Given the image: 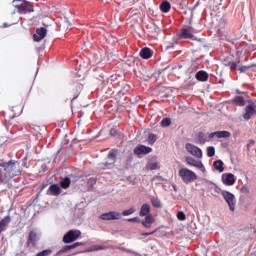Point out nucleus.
Returning <instances> with one entry per match:
<instances>
[{
    "label": "nucleus",
    "instance_id": "obj_1",
    "mask_svg": "<svg viewBox=\"0 0 256 256\" xmlns=\"http://www.w3.org/2000/svg\"><path fill=\"white\" fill-rule=\"evenodd\" d=\"M0 182L7 181V179H13V177H19L21 175V163L19 161L10 160L8 162L0 163Z\"/></svg>",
    "mask_w": 256,
    "mask_h": 256
},
{
    "label": "nucleus",
    "instance_id": "obj_2",
    "mask_svg": "<svg viewBox=\"0 0 256 256\" xmlns=\"http://www.w3.org/2000/svg\"><path fill=\"white\" fill-rule=\"evenodd\" d=\"M14 7L20 15H27L35 11L33 4L27 0H13Z\"/></svg>",
    "mask_w": 256,
    "mask_h": 256
},
{
    "label": "nucleus",
    "instance_id": "obj_3",
    "mask_svg": "<svg viewBox=\"0 0 256 256\" xmlns=\"http://www.w3.org/2000/svg\"><path fill=\"white\" fill-rule=\"evenodd\" d=\"M178 175L186 185H188V183H193V181H197V174L188 168H181Z\"/></svg>",
    "mask_w": 256,
    "mask_h": 256
},
{
    "label": "nucleus",
    "instance_id": "obj_4",
    "mask_svg": "<svg viewBox=\"0 0 256 256\" xmlns=\"http://www.w3.org/2000/svg\"><path fill=\"white\" fill-rule=\"evenodd\" d=\"M81 237V230H69L64 236H63V243L66 245H69V243H73L77 241Z\"/></svg>",
    "mask_w": 256,
    "mask_h": 256
},
{
    "label": "nucleus",
    "instance_id": "obj_5",
    "mask_svg": "<svg viewBox=\"0 0 256 256\" xmlns=\"http://www.w3.org/2000/svg\"><path fill=\"white\" fill-rule=\"evenodd\" d=\"M41 239V236L39 235V232L37 230H32L28 234V238L26 241V247H37V243H39V240Z\"/></svg>",
    "mask_w": 256,
    "mask_h": 256
},
{
    "label": "nucleus",
    "instance_id": "obj_6",
    "mask_svg": "<svg viewBox=\"0 0 256 256\" xmlns=\"http://www.w3.org/2000/svg\"><path fill=\"white\" fill-rule=\"evenodd\" d=\"M223 199L226 201L230 211H235V205H237V199L235 195L229 191L223 192Z\"/></svg>",
    "mask_w": 256,
    "mask_h": 256
},
{
    "label": "nucleus",
    "instance_id": "obj_7",
    "mask_svg": "<svg viewBox=\"0 0 256 256\" xmlns=\"http://www.w3.org/2000/svg\"><path fill=\"white\" fill-rule=\"evenodd\" d=\"M186 150L188 151V153H190V155L197 157V159H203V151L201 150V148L191 143H187Z\"/></svg>",
    "mask_w": 256,
    "mask_h": 256
},
{
    "label": "nucleus",
    "instance_id": "obj_8",
    "mask_svg": "<svg viewBox=\"0 0 256 256\" xmlns=\"http://www.w3.org/2000/svg\"><path fill=\"white\" fill-rule=\"evenodd\" d=\"M176 39L177 41H179V39H192V41H197V37H195V35H193L187 28L180 29L176 34Z\"/></svg>",
    "mask_w": 256,
    "mask_h": 256
},
{
    "label": "nucleus",
    "instance_id": "obj_9",
    "mask_svg": "<svg viewBox=\"0 0 256 256\" xmlns=\"http://www.w3.org/2000/svg\"><path fill=\"white\" fill-rule=\"evenodd\" d=\"M100 219L102 221H117V219H121V213L117 211L106 212L100 216Z\"/></svg>",
    "mask_w": 256,
    "mask_h": 256
},
{
    "label": "nucleus",
    "instance_id": "obj_10",
    "mask_svg": "<svg viewBox=\"0 0 256 256\" xmlns=\"http://www.w3.org/2000/svg\"><path fill=\"white\" fill-rule=\"evenodd\" d=\"M153 151V148L149 146H145L143 144H139L134 148V155H137L138 157L141 155H149Z\"/></svg>",
    "mask_w": 256,
    "mask_h": 256
},
{
    "label": "nucleus",
    "instance_id": "obj_11",
    "mask_svg": "<svg viewBox=\"0 0 256 256\" xmlns=\"http://www.w3.org/2000/svg\"><path fill=\"white\" fill-rule=\"evenodd\" d=\"M185 161L188 165H191L192 167H196L197 169H200L203 173H205V166H203V162L199 160H195V158L191 156H187L185 158Z\"/></svg>",
    "mask_w": 256,
    "mask_h": 256
},
{
    "label": "nucleus",
    "instance_id": "obj_12",
    "mask_svg": "<svg viewBox=\"0 0 256 256\" xmlns=\"http://www.w3.org/2000/svg\"><path fill=\"white\" fill-rule=\"evenodd\" d=\"M255 116H256V105L255 103L252 102L245 108L244 119L246 121H249L251 117H255Z\"/></svg>",
    "mask_w": 256,
    "mask_h": 256
},
{
    "label": "nucleus",
    "instance_id": "obj_13",
    "mask_svg": "<svg viewBox=\"0 0 256 256\" xmlns=\"http://www.w3.org/2000/svg\"><path fill=\"white\" fill-rule=\"evenodd\" d=\"M47 36V29L46 28H38L36 29V33L33 35L34 41L39 43L42 39H45Z\"/></svg>",
    "mask_w": 256,
    "mask_h": 256
},
{
    "label": "nucleus",
    "instance_id": "obj_14",
    "mask_svg": "<svg viewBox=\"0 0 256 256\" xmlns=\"http://www.w3.org/2000/svg\"><path fill=\"white\" fill-rule=\"evenodd\" d=\"M235 175L231 174V173H225L222 174V183H224V185H235Z\"/></svg>",
    "mask_w": 256,
    "mask_h": 256
},
{
    "label": "nucleus",
    "instance_id": "obj_15",
    "mask_svg": "<svg viewBox=\"0 0 256 256\" xmlns=\"http://www.w3.org/2000/svg\"><path fill=\"white\" fill-rule=\"evenodd\" d=\"M46 194L53 197H59V195H61V187H59L57 184H52L50 185Z\"/></svg>",
    "mask_w": 256,
    "mask_h": 256
},
{
    "label": "nucleus",
    "instance_id": "obj_16",
    "mask_svg": "<svg viewBox=\"0 0 256 256\" xmlns=\"http://www.w3.org/2000/svg\"><path fill=\"white\" fill-rule=\"evenodd\" d=\"M139 55L142 59H151L153 57V50L149 47H144L140 50Z\"/></svg>",
    "mask_w": 256,
    "mask_h": 256
},
{
    "label": "nucleus",
    "instance_id": "obj_17",
    "mask_svg": "<svg viewBox=\"0 0 256 256\" xmlns=\"http://www.w3.org/2000/svg\"><path fill=\"white\" fill-rule=\"evenodd\" d=\"M197 81L205 82L209 80V74L205 70H200L196 73Z\"/></svg>",
    "mask_w": 256,
    "mask_h": 256
},
{
    "label": "nucleus",
    "instance_id": "obj_18",
    "mask_svg": "<svg viewBox=\"0 0 256 256\" xmlns=\"http://www.w3.org/2000/svg\"><path fill=\"white\" fill-rule=\"evenodd\" d=\"M151 214V205L145 203L141 206V209H140V217H145L146 215H149Z\"/></svg>",
    "mask_w": 256,
    "mask_h": 256
},
{
    "label": "nucleus",
    "instance_id": "obj_19",
    "mask_svg": "<svg viewBox=\"0 0 256 256\" xmlns=\"http://www.w3.org/2000/svg\"><path fill=\"white\" fill-rule=\"evenodd\" d=\"M8 223H11L10 216H6L0 221V233H3V231H5V228L7 227Z\"/></svg>",
    "mask_w": 256,
    "mask_h": 256
},
{
    "label": "nucleus",
    "instance_id": "obj_20",
    "mask_svg": "<svg viewBox=\"0 0 256 256\" xmlns=\"http://www.w3.org/2000/svg\"><path fill=\"white\" fill-rule=\"evenodd\" d=\"M160 11L162 13H169L171 11V3L169 1H164L160 4Z\"/></svg>",
    "mask_w": 256,
    "mask_h": 256
},
{
    "label": "nucleus",
    "instance_id": "obj_21",
    "mask_svg": "<svg viewBox=\"0 0 256 256\" xmlns=\"http://www.w3.org/2000/svg\"><path fill=\"white\" fill-rule=\"evenodd\" d=\"M216 137H217V139H227V138L231 137V133L226 130L216 131Z\"/></svg>",
    "mask_w": 256,
    "mask_h": 256
},
{
    "label": "nucleus",
    "instance_id": "obj_22",
    "mask_svg": "<svg viewBox=\"0 0 256 256\" xmlns=\"http://www.w3.org/2000/svg\"><path fill=\"white\" fill-rule=\"evenodd\" d=\"M108 159H110L112 162L109 163V165H113L117 161V151L111 150L108 154ZM108 163L105 164V167H107Z\"/></svg>",
    "mask_w": 256,
    "mask_h": 256
},
{
    "label": "nucleus",
    "instance_id": "obj_23",
    "mask_svg": "<svg viewBox=\"0 0 256 256\" xmlns=\"http://www.w3.org/2000/svg\"><path fill=\"white\" fill-rule=\"evenodd\" d=\"M223 162L221 160H216L213 163L214 169H216V171H219V173H223V171H225V167H223Z\"/></svg>",
    "mask_w": 256,
    "mask_h": 256
},
{
    "label": "nucleus",
    "instance_id": "obj_24",
    "mask_svg": "<svg viewBox=\"0 0 256 256\" xmlns=\"http://www.w3.org/2000/svg\"><path fill=\"white\" fill-rule=\"evenodd\" d=\"M70 186L71 179L69 177H65L63 180H61L60 187H62V189H69Z\"/></svg>",
    "mask_w": 256,
    "mask_h": 256
},
{
    "label": "nucleus",
    "instance_id": "obj_25",
    "mask_svg": "<svg viewBox=\"0 0 256 256\" xmlns=\"http://www.w3.org/2000/svg\"><path fill=\"white\" fill-rule=\"evenodd\" d=\"M150 201H151L153 207H155L156 209H161L162 204H161V200H159V198L152 196L150 198Z\"/></svg>",
    "mask_w": 256,
    "mask_h": 256
},
{
    "label": "nucleus",
    "instance_id": "obj_26",
    "mask_svg": "<svg viewBox=\"0 0 256 256\" xmlns=\"http://www.w3.org/2000/svg\"><path fill=\"white\" fill-rule=\"evenodd\" d=\"M233 103H235L238 107H244L245 100L243 99V96H236L233 99Z\"/></svg>",
    "mask_w": 256,
    "mask_h": 256
},
{
    "label": "nucleus",
    "instance_id": "obj_27",
    "mask_svg": "<svg viewBox=\"0 0 256 256\" xmlns=\"http://www.w3.org/2000/svg\"><path fill=\"white\" fill-rule=\"evenodd\" d=\"M197 139L201 145H205V143H207V136H205V133L203 132L198 133Z\"/></svg>",
    "mask_w": 256,
    "mask_h": 256
},
{
    "label": "nucleus",
    "instance_id": "obj_28",
    "mask_svg": "<svg viewBox=\"0 0 256 256\" xmlns=\"http://www.w3.org/2000/svg\"><path fill=\"white\" fill-rule=\"evenodd\" d=\"M87 243L85 242H75L74 244L68 245L70 251L73 249H77V247H85Z\"/></svg>",
    "mask_w": 256,
    "mask_h": 256
},
{
    "label": "nucleus",
    "instance_id": "obj_29",
    "mask_svg": "<svg viewBox=\"0 0 256 256\" xmlns=\"http://www.w3.org/2000/svg\"><path fill=\"white\" fill-rule=\"evenodd\" d=\"M157 141V135L151 133L148 135V143L149 145H155V142Z\"/></svg>",
    "mask_w": 256,
    "mask_h": 256
},
{
    "label": "nucleus",
    "instance_id": "obj_30",
    "mask_svg": "<svg viewBox=\"0 0 256 256\" xmlns=\"http://www.w3.org/2000/svg\"><path fill=\"white\" fill-rule=\"evenodd\" d=\"M101 250H103V246L93 245L92 247L86 250V253H91L92 251H101Z\"/></svg>",
    "mask_w": 256,
    "mask_h": 256
},
{
    "label": "nucleus",
    "instance_id": "obj_31",
    "mask_svg": "<svg viewBox=\"0 0 256 256\" xmlns=\"http://www.w3.org/2000/svg\"><path fill=\"white\" fill-rule=\"evenodd\" d=\"M133 213H135V208H133V207H131V208L127 209V210L122 211V215L124 217H129V215H133Z\"/></svg>",
    "mask_w": 256,
    "mask_h": 256
},
{
    "label": "nucleus",
    "instance_id": "obj_32",
    "mask_svg": "<svg viewBox=\"0 0 256 256\" xmlns=\"http://www.w3.org/2000/svg\"><path fill=\"white\" fill-rule=\"evenodd\" d=\"M253 67H256V64H251L248 66H240L239 71H240V73H247V69H251Z\"/></svg>",
    "mask_w": 256,
    "mask_h": 256
},
{
    "label": "nucleus",
    "instance_id": "obj_33",
    "mask_svg": "<svg viewBox=\"0 0 256 256\" xmlns=\"http://www.w3.org/2000/svg\"><path fill=\"white\" fill-rule=\"evenodd\" d=\"M68 251H70L69 245H66V246L62 247V248L56 253V256H61V255H63V253H67Z\"/></svg>",
    "mask_w": 256,
    "mask_h": 256
},
{
    "label": "nucleus",
    "instance_id": "obj_34",
    "mask_svg": "<svg viewBox=\"0 0 256 256\" xmlns=\"http://www.w3.org/2000/svg\"><path fill=\"white\" fill-rule=\"evenodd\" d=\"M207 155L208 157H215V147L209 146L207 148Z\"/></svg>",
    "mask_w": 256,
    "mask_h": 256
},
{
    "label": "nucleus",
    "instance_id": "obj_35",
    "mask_svg": "<svg viewBox=\"0 0 256 256\" xmlns=\"http://www.w3.org/2000/svg\"><path fill=\"white\" fill-rule=\"evenodd\" d=\"M226 192L227 190H223L219 186L214 185V193H217L218 195H222L223 197V193H226Z\"/></svg>",
    "mask_w": 256,
    "mask_h": 256
},
{
    "label": "nucleus",
    "instance_id": "obj_36",
    "mask_svg": "<svg viewBox=\"0 0 256 256\" xmlns=\"http://www.w3.org/2000/svg\"><path fill=\"white\" fill-rule=\"evenodd\" d=\"M171 125V118H164L161 121V126L162 127H169Z\"/></svg>",
    "mask_w": 256,
    "mask_h": 256
},
{
    "label": "nucleus",
    "instance_id": "obj_37",
    "mask_svg": "<svg viewBox=\"0 0 256 256\" xmlns=\"http://www.w3.org/2000/svg\"><path fill=\"white\" fill-rule=\"evenodd\" d=\"M144 221H146V223H155V218L153 217V214H147Z\"/></svg>",
    "mask_w": 256,
    "mask_h": 256
},
{
    "label": "nucleus",
    "instance_id": "obj_38",
    "mask_svg": "<svg viewBox=\"0 0 256 256\" xmlns=\"http://www.w3.org/2000/svg\"><path fill=\"white\" fill-rule=\"evenodd\" d=\"M157 167H159V163H157V162H150L148 164V169L150 171H155V169H157Z\"/></svg>",
    "mask_w": 256,
    "mask_h": 256
},
{
    "label": "nucleus",
    "instance_id": "obj_39",
    "mask_svg": "<svg viewBox=\"0 0 256 256\" xmlns=\"http://www.w3.org/2000/svg\"><path fill=\"white\" fill-rule=\"evenodd\" d=\"M177 219H179V221H185L187 219V216L185 215V212L179 211L177 213Z\"/></svg>",
    "mask_w": 256,
    "mask_h": 256
},
{
    "label": "nucleus",
    "instance_id": "obj_40",
    "mask_svg": "<svg viewBox=\"0 0 256 256\" xmlns=\"http://www.w3.org/2000/svg\"><path fill=\"white\" fill-rule=\"evenodd\" d=\"M127 222H128V223H141L142 221H141V218H139V217H134V218H129V219H127Z\"/></svg>",
    "mask_w": 256,
    "mask_h": 256
},
{
    "label": "nucleus",
    "instance_id": "obj_41",
    "mask_svg": "<svg viewBox=\"0 0 256 256\" xmlns=\"http://www.w3.org/2000/svg\"><path fill=\"white\" fill-rule=\"evenodd\" d=\"M241 63V60H238L237 62H232L230 64L231 71H237V64Z\"/></svg>",
    "mask_w": 256,
    "mask_h": 256
},
{
    "label": "nucleus",
    "instance_id": "obj_42",
    "mask_svg": "<svg viewBox=\"0 0 256 256\" xmlns=\"http://www.w3.org/2000/svg\"><path fill=\"white\" fill-rule=\"evenodd\" d=\"M88 187H93V185H95V183H97V179H95V178H89L88 179Z\"/></svg>",
    "mask_w": 256,
    "mask_h": 256
},
{
    "label": "nucleus",
    "instance_id": "obj_43",
    "mask_svg": "<svg viewBox=\"0 0 256 256\" xmlns=\"http://www.w3.org/2000/svg\"><path fill=\"white\" fill-rule=\"evenodd\" d=\"M141 224L143 225V227H145L146 229H151V225H153V223L151 222H146L145 220L141 221Z\"/></svg>",
    "mask_w": 256,
    "mask_h": 256
},
{
    "label": "nucleus",
    "instance_id": "obj_44",
    "mask_svg": "<svg viewBox=\"0 0 256 256\" xmlns=\"http://www.w3.org/2000/svg\"><path fill=\"white\" fill-rule=\"evenodd\" d=\"M155 233H157V230H154L152 232H144V233H142V236L149 237L150 235H155Z\"/></svg>",
    "mask_w": 256,
    "mask_h": 256
},
{
    "label": "nucleus",
    "instance_id": "obj_45",
    "mask_svg": "<svg viewBox=\"0 0 256 256\" xmlns=\"http://www.w3.org/2000/svg\"><path fill=\"white\" fill-rule=\"evenodd\" d=\"M241 193H244L245 195H248V193H249V187H247V186H242V188H241Z\"/></svg>",
    "mask_w": 256,
    "mask_h": 256
},
{
    "label": "nucleus",
    "instance_id": "obj_46",
    "mask_svg": "<svg viewBox=\"0 0 256 256\" xmlns=\"http://www.w3.org/2000/svg\"><path fill=\"white\" fill-rule=\"evenodd\" d=\"M110 135L112 136V137H116V135H117V128H111L110 129Z\"/></svg>",
    "mask_w": 256,
    "mask_h": 256
},
{
    "label": "nucleus",
    "instance_id": "obj_47",
    "mask_svg": "<svg viewBox=\"0 0 256 256\" xmlns=\"http://www.w3.org/2000/svg\"><path fill=\"white\" fill-rule=\"evenodd\" d=\"M209 139H213V137H217V132H211L209 135H208Z\"/></svg>",
    "mask_w": 256,
    "mask_h": 256
},
{
    "label": "nucleus",
    "instance_id": "obj_48",
    "mask_svg": "<svg viewBox=\"0 0 256 256\" xmlns=\"http://www.w3.org/2000/svg\"><path fill=\"white\" fill-rule=\"evenodd\" d=\"M223 63H224V65H225V67H230V65H231V61H228V60H224L223 61Z\"/></svg>",
    "mask_w": 256,
    "mask_h": 256
},
{
    "label": "nucleus",
    "instance_id": "obj_49",
    "mask_svg": "<svg viewBox=\"0 0 256 256\" xmlns=\"http://www.w3.org/2000/svg\"><path fill=\"white\" fill-rule=\"evenodd\" d=\"M175 47V43L171 42L168 46H166V49H173Z\"/></svg>",
    "mask_w": 256,
    "mask_h": 256
},
{
    "label": "nucleus",
    "instance_id": "obj_50",
    "mask_svg": "<svg viewBox=\"0 0 256 256\" xmlns=\"http://www.w3.org/2000/svg\"><path fill=\"white\" fill-rule=\"evenodd\" d=\"M23 167H27V157L23 158V163H22Z\"/></svg>",
    "mask_w": 256,
    "mask_h": 256
},
{
    "label": "nucleus",
    "instance_id": "obj_51",
    "mask_svg": "<svg viewBox=\"0 0 256 256\" xmlns=\"http://www.w3.org/2000/svg\"><path fill=\"white\" fill-rule=\"evenodd\" d=\"M46 188H47V184H44V185L41 186L40 191H43V190L46 189Z\"/></svg>",
    "mask_w": 256,
    "mask_h": 256
},
{
    "label": "nucleus",
    "instance_id": "obj_52",
    "mask_svg": "<svg viewBox=\"0 0 256 256\" xmlns=\"http://www.w3.org/2000/svg\"><path fill=\"white\" fill-rule=\"evenodd\" d=\"M128 253H132L133 255H137L136 252H134L133 250H127Z\"/></svg>",
    "mask_w": 256,
    "mask_h": 256
},
{
    "label": "nucleus",
    "instance_id": "obj_53",
    "mask_svg": "<svg viewBox=\"0 0 256 256\" xmlns=\"http://www.w3.org/2000/svg\"><path fill=\"white\" fill-rule=\"evenodd\" d=\"M172 187H173L174 191L177 192V186L173 185Z\"/></svg>",
    "mask_w": 256,
    "mask_h": 256
},
{
    "label": "nucleus",
    "instance_id": "obj_54",
    "mask_svg": "<svg viewBox=\"0 0 256 256\" xmlns=\"http://www.w3.org/2000/svg\"><path fill=\"white\" fill-rule=\"evenodd\" d=\"M3 27H9V24L4 23V24H3Z\"/></svg>",
    "mask_w": 256,
    "mask_h": 256
},
{
    "label": "nucleus",
    "instance_id": "obj_55",
    "mask_svg": "<svg viewBox=\"0 0 256 256\" xmlns=\"http://www.w3.org/2000/svg\"><path fill=\"white\" fill-rule=\"evenodd\" d=\"M236 92L238 93V95H241V93H242V92H241V91H239V90H236Z\"/></svg>",
    "mask_w": 256,
    "mask_h": 256
},
{
    "label": "nucleus",
    "instance_id": "obj_56",
    "mask_svg": "<svg viewBox=\"0 0 256 256\" xmlns=\"http://www.w3.org/2000/svg\"><path fill=\"white\" fill-rule=\"evenodd\" d=\"M75 99H77V96H74V97L72 98V101H75Z\"/></svg>",
    "mask_w": 256,
    "mask_h": 256
},
{
    "label": "nucleus",
    "instance_id": "obj_57",
    "mask_svg": "<svg viewBox=\"0 0 256 256\" xmlns=\"http://www.w3.org/2000/svg\"><path fill=\"white\" fill-rule=\"evenodd\" d=\"M59 153H61V149H60V150H58L57 155H59Z\"/></svg>",
    "mask_w": 256,
    "mask_h": 256
},
{
    "label": "nucleus",
    "instance_id": "obj_58",
    "mask_svg": "<svg viewBox=\"0 0 256 256\" xmlns=\"http://www.w3.org/2000/svg\"><path fill=\"white\" fill-rule=\"evenodd\" d=\"M181 67H183L182 65H178V68L181 69Z\"/></svg>",
    "mask_w": 256,
    "mask_h": 256
},
{
    "label": "nucleus",
    "instance_id": "obj_59",
    "mask_svg": "<svg viewBox=\"0 0 256 256\" xmlns=\"http://www.w3.org/2000/svg\"><path fill=\"white\" fill-rule=\"evenodd\" d=\"M12 119H15V115L12 116Z\"/></svg>",
    "mask_w": 256,
    "mask_h": 256
}]
</instances>
